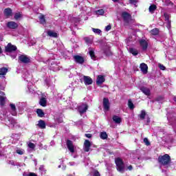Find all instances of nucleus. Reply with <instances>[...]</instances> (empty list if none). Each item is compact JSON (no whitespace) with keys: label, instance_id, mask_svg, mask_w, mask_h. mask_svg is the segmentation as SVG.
Returning <instances> with one entry per match:
<instances>
[{"label":"nucleus","instance_id":"obj_13","mask_svg":"<svg viewBox=\"0 0 176 176\" xmlns=\"http://www.w3.org/2000/svg\"><path fill=\"white\" fill-rule=\"evenodd\" d=\"M140 71L143 74H148V65L145 64L144 63H141L140 65Z\"/></svg>","mask_w":176,"mask_h":176},{"label":"nucleus","instance_id":"obj_56","mask_svg":"<svg viewBox=\"0 0 176 176\" xmlns=\"http://www.w3.org/2000/svg\"><path fill=\"white\" fill-rule=\"evenodd\" d=\"M1 85H0V87H1Z\"/></svg>","mask_w":176,"mask_h":176},{"label":"nucleus","instance_id":"obj_11","mask_svg":"<svg viewBox=\"0 0 176 176\" xmlns=\"http://www.w3.org/2000/svg\"><path fill=\"white\" fill-rule=\"evenodd\" d=\"M105 82V77L102 75H98L96 78V85L100 86Z\"/></svg>","mask_w":176,"mask_h":176},{"label":"nucleus","instance_id":"obj_21","mask_svg":"<svg viewBox=\"0 0 176 176\" xmlns=\"http://www.w3.org/2000/svg\"><path fill=\"white\" fill-rule=\"evenodd\" d=\"M8 67L0 68V78L1 76H4V75H6V74H8Z\"/></svg>","mask_w":176,"mask_h":176},{"label":"nucleus","instance_id":"obj_43","mask_svg":"<svg viewBox=\"0 0 176 176\" xmlns=\"http://www.w3.org/2000/svg\"><path fill=\"white\" fill-rule=\"evenodd\" d=\"M93 176H101V174H100V172H98V170H94Z\"/></svg>","mask_w":176,"mask_h":176},{"label":"nucleus","instance_id":"obj_29","mask_svg":"<svg viewBox=\"0 0 176 176\" xmlns=\"http://www.w3.org/2000/svg\"><path fill=\"white\" fill-rule=\"evenodd\" d=\"M89 53L91 60H96L97 58V56H96V54L94 53V51L90 50Z\"/></svg>","mask_w":176,"mask_h":176},{"label":"nucleus","instance_id":"obj_16","mask_svg":"<svg viewBox=\"0 0 176 176\" xmlns=\"http://www.w3.org/2000/svg\"><path fill=\"white\" fill-rule=\"evenodd\" d=\"M140 90L144 94H145V96H151V89H149V88L141 87Z\"/></svg>","mask_w":176,"mask_h":176},{"label":"nucleus","instance_id":"obj_52","mask_svg":"<svg viewBox=\"0 0 176 176\" xmlns=\"http://www.w3.org/2000/svg\"><path fill=\"white\" fill-rule=\"evenodd\" d=\"M128 170H129V171H131V170H133V166H131V165L129 166Z\"/></svg>","mask_w":176,"mask_h":176},{"label":"nucleus","instance_id":"obj_9","mask_svg":"<svg viewBox=\"0 0 176 176\" xmlns=\"http://www.w3.org/2000/svg\"><path fill=\"white\" fill-rule=\"evenodd\" d=\"M90 148H91V142H90V140H85L83 146L84 152H89L90 151Z\"/></svg>","mask_w":176,"mask_h":176},{"label":"nucleus","instance_id":"obj_36","mask_svg":"<svg viewBox=\"0 0 176 176\" xmlns=\"http://www.w3.org/2000/svg\"><path fill=\"white\" fill-rule=\"evenodd\" d=\"M143 142H144L145 145H146V146H149V145H151V142H149V140H148V138H145L143 140Z\"/></svg>","mask_w":176,"mask_h":176},{"label":"nucleus","instance_id":"obj_7","mask_svg":"<svg viewBox=\"0 0 176 176\" xmlns=\"http://www.w3.org/2000/svg\"><path fill=\"white\" fill-rule=\"evenodd\" d=\"M6 27L10 30H17L19 28V24L14 21H8L6 23Z\"/></svg>","mask_w":176,"mask_h":176},{"label":"nucleus","instance_id":"obj_32","mask_svg":"<svg viewBox=\"0 0 176 176\" xmlns=\"http://www.w3.org/2000/svg\"><path fill=\"white\" fill-rule=\"evenodd\" d=\"M96 14L99 16H103L104 13H105V11L104 9L98 10L96 11Z\"/></svg>","mask_w":176,"mask_h":176},{"label":"nucleus","instance_id":"obj_6","mask_svg":"<svg viewBox=\"0 0 176 176\" xmlns=\"http://www.w3.org/2000/svg\"><path fill=\"white\" fill-rule=\"evenodd\" d=\"M66 145L67 146V149L72 153H74L75 152V147L74 146V143L72 140L67 139L66 141Z\"/></svg>","mask_w":176,"mask_h":176},{"label":"nucleus","instance_id":"obj_20","mask_svg":"<svg viewBox=\"0 0 176 176\" xmlns=\"http://www.w3.org/2000/svg\"><path fill=\"white\" fill-rule=\"evenodd\" d=\"M12 11L10 8H6L4 10V16H6V17H10V16H12Z\"/></svg>","mask_w":176,"mask_h":176},{"label":"nucleus","instance_id":"obj_49","mask_svg":"<svg viewBox=\"0 0 176 176\" xmlns=\"http://www.w3.org/2000/svg\"><path fill=\"white\" fill-rule=\"evenodd\" d=\"M85 135L87 137V138H91V137H93L91 133H85Z\"/></svg>","mask_w":176,"mask_h":176},{"label":"nucleus","instance_id":"obj_46","mask_svg":"<svg viewBox=\"0 0 176 176\" xmlns=\"http://www.w3.org/2000/svg\"><path fill=\"white\" fill-rule=\"evenodd\" d=\"M111 28H112V26L111 25H109L105 27V30L106 31H111Z\"/></svg>","mask_w":176,"mask_h":176},{"label":"nucleus","instance_id":"obj_51","mask_svg":"<svg viewBox=\"0 0 176 176\" xmlns=\"http://www.w3.org/2000/svg\"><path fill=\"white\" fill-rule=\"evenodd\" d=\"M28 176H38L35 173H30Z\"/></svg>","mask_w":176,"mask_h":176},{"label":"nucleus","instance_id":"obj_22","mask_svg":"<svg viewBox=\"0 0 176 176\" xmlns=\"http://www.w3.org/2000/svg\"><path fill=\"white\" fill-rule=\"evenodd\" d=\"M47 35L48 36H51L52 38H57V36H58L56 32H53L52 30L47 31Z\"/></svg>","mask_w":176,"mask_h":176},{"label":"nucleus","instance_id":"obj_27","mask_svg":"<svg viewBox=\"0 0 176 176\" xmlns=\"http://www.w3.org/2000/svg\"><path fill=\"white\" fill-rule=\"evenodd\" d=\"M145 116H146V111L142 110L140 114L139 115V118L141 119V120H144V119H145Z\"/></svg>","mask_w":176,"mask_h":176},{"label":"nucleus","instance_id":"obj_48","mask_svg":"<svg viewBox=\"0 0 176 176\" xmlns=\"http://www.w3.org/2000/svg\"><path fill=\"white\" fill-rule=\"evenodd\" d=\"M16 153H18V155H23L24 153L21 150L18 149L16 150Z\"/></svg>","mask_w":176,"mask_h":176},{"label":"nucleus","instance_id":"obj_34","mask_svg":"<svg viewBox=\"0 0 176 176\" xmlns=\"http://www.w3.org/2000/svg\"><path fill=\"white\" fill-rule=\"evenodd\" d=\"M14 19L15 20H19V19H21V13L20 12H16L14 15Z\"/></svg>","mask_w":176,"mask_h":176},{"label":"nucleus","instance_id":"obj_8","mask_svg":"<svg viewBox=\"0 0 176 176\" xmlns=\"http://www.w3.org/2000/svg\"><path fill=\"white\" fill-rule=\"evenodd\" d=\"M121 16L125 23H129V21H130V19H131V14L127 12H122Z\"/></svg>","mask_w":176,"mask_h":176},{"label":"nucleus","instance_id":"obj_3","mask_svg":"<svg viewBox=\"0 0 176 176\" xmlns=\"http://www.w3.org/2000/svg\"><path fill=\"white\" fill-rule=\"evenodd\" d=\"M16 50H17V47L12 45L10 43L5 47L6 53H13V52H16Z\"/></svg>","mask_w":176,"mask_h":176},{"label":"nucleus","instance_id":"obj_55","mask_svg":"<svg viewBox=\"0 0 176 176\" xmlns=\"http://www.w3.org/2000/svg\"><path fill=\"white\" fill-rule=\"evenodd\" d=\"M60 2L63 1H65V0H58Z\"/></svg>","mask_w":176,"mask_h":176},{"label":"nucleus","instance_id":"obj_35","mask_svg":"<svg viewBox=\"0 0 176 176\" xmlns=\"http://www.w3.org/2000/svg\"><path fill=\"white\" fill-rule=\"evenodd\" d=\"M163 100H164V98L162 96H157L155 98V101H157V102H162Z\"/></svg>","mask_w":176,"mask_h":176},{"label":"nucleus","instance_id":"obj_2","mask_svg":"<svg viewBox=\"0 0 176 176\" xmlns=\"http://www.w3.org/2000/svg\"><path fill=\"white\" fill-rule=\"evenodd\" d=\"M115 164L117 171L122 173H124V162H123V159L120 158V157L115 158Z\"/></svg>","mask_w":176,"mask_h":176},{"label":"nucleus","instance_id":"obj_28","mask_svg":"<svg viewBox=\"0 0 176 176\" xmlns=\"http://www.w3.org/2000/svg\"><path fill=\"white\" fill-rule=\"evenodd\" d=\"M159 32L160 31L157 28H154L150 31V33L151 34V35H154V36L159 35Z\"/></svg>","mask_w":176,"mask_h":176},{"label":"nucleus","instance_id":"obj_25","mask_svg":"<svg viewBox=\"0 0 176 176\" xmlns=\"http://www.w3.org/2000/svg\"><path fill=\"white\" fill-rule=\"evenodd\" d=\"M38 19L40 20V24H46V19L45 18V15L41 14Z\"/></svg>","mask_w":176,"mask_h":176},{"label":"nucleus","instance_id":"obj_15","mask_svg":"<svg viewBox=\"0 0 176 176\" xmlns=\"http://www.w3.org/2000/svg\"><path fill=\"white\" fill-rule=\"evenodd\" d=\"M140 45L142 49V50H146L148 49V42L142 39L140 41Z\"/></svg>","mask_w":176,"mask_h":176},{"label":"nucleus","instance_id":"obj_19","mask_svg":"<svg viewBox=\"0 0 176 176\" xmlns=\"http://www.w3.org/2000/svg\"><path fill=\"white\" fill-rule=\"evenodd\" d=\"M36 113L38 116V118H45V112L42 109H37L36 111Z\"/></svg>","mask_w":176,"mask_h":176},{"label":"nucleus","instance_id":"obj_44","mask_svg":"<svg viewBox=\"0 0 176 176\" xmlns=\"http://www.w3.org/2000/svg\"><path fill=\"white\" fill-rule=\"evenodd\" d=\"M166 27L167 28L170 29L171 28V21H166Z\"/></svg>","mask_w":176,"mask_h":176},{"label":"nucleus","instance_id":"obj_24","mask_svg":"<svg viewBox=\"0 0 176 176\" xmlns=\"http://www.w3.org/2000/svg\"><path fill=\"white\" fill-rule=\"evenodd\" d=\"M157 9V6H156V5L153 4L151 6H149L148 8V10L150 12V13H155V10H156Z\"/></svg>","mask_w":176,"mask_h":176},{"label":"nucleus","instance_id":"obj_42","mask_svg":"<svg viewBox=\"0 0 176 176\" xmlns=\"http://www.w3.org/2000/svg\"><path fill=\"white\" fill-rule=\"evenodd\" d=\"M138 2L137 0H129V3H131V5L136 6Z\"/></svg>","mask_w":176,"mask_h":176},{"label":"nucleus","instance_id":"obj_30","mask_svg":"<svg viewBox=\"0 0 176 176\" xmlns=\"http://www.w3.org/2000/svg\"><path fill=\"white\" fill-rule=\"evenodd\" d=\"M100 137L101 140H107L108 138V134H107V132H101Z\"/></svg>","mask_w":176,"mask_h":176},{"label":"nucleus","instance_id":"obj_5","mask_svg":"<svg viewBox=\"0 0 176 176\" xmlns=\"http://www.w3.org/2000/svg\"><path fill=\"white\" fill-rule=\"evenodd\" d=\"M111 108V103H109V99L108 98H103V109L105 111H109Z\"/></svg>","mask_w":176,"mask_h":176},{"label":"nucleus","instance_id":"obj_47","mask_svg":"<svg viewBox=\"0 0 176 176\" xmlns=\"http://www.w3.org/2000/svg\"><path fill=\"white\" fill-rule=\"evenodd\" d=\"M56 120L58 123H63L64 122V120H63V118H58Z\"/></svg>","mask_w":176,"mask_h":176},{"label":"nucleus","instance_id":"obj_40","mask_svg":"<svg viewBox=\"0 0 176 176\" xmlns=\"http://www.w3.org/2000/svg\"><path fill=\"white\" fill-rule=\"evenodd\" d=\"M28 146L29 148H30L31 149H35V144L32 143V142H30L28 144Z\"/></svg>","mask_w":176,"mask_h":176},{"label":"nucleus","instance_id":"obj_53","mask_svg":"<svg viewBox=\"0 0 176 176\" xmlns=\"http://www.w3.org/2000/svg\"><path fill=\"white\" fill-rule=\"evenodd\" d=\"M1 53H2V47H1L0 46V54H1Z\"/></svg>","mask_w":176,"mask_h":176},{"label":"nucleus","instance_id":"obj_41","mask_svg":"<svg viewBox=\"0 0 176 176\" xmlns=\"http://www.w3.org/2000/svg\"><path fill=\"white\" fill-rule=\"evenodd\" d=\"M158 66L160 69H161L162 71H166V67L164 65L160 63Z\"/></svg>","mask_w":176,"mask_h":176},{"label":"nucleus","instance_id":"obj_26","mask_svg":"<svg viewBox=\"0 0 176 176\" xmlns=\"http://www.w3.org/2000/svg\"><path fill=\"white\" fill-rule=\"evenodd\" d=\"M129 53L133 54V56H138V50L135 48H129Z\"/></svg>","mask_w":176,"mask_h":176},{"label":"nucleus","instance_id":"obj_50","mask_svg":"<svg viewBox=\"0 0 176 176\" xmlns=\"http://www.w3.org/2000/svg\"><path fill=\"white\" fill-rule=\"evenodd\" d=\"M84 41H85L86 43H89V42H90V38L88 37H85Z\"/></svg>","mask_w":176,"mask_h":176},{"label":"nucleus","instance_id":"obj_4","mask_svg":"<svg viewBox=\"0 0 176 176\" xmlns=\"http://www.w3.org/2000/svg\"><path fill=\"white\" fill-rule=\"evenodd\" d=\"M18 60L23 64H28L31 63V59L30 58V57L27 56V55H20L18 58Z\"/></svg>","mask_w":176,"mask_h":176},{"label":"nucleus","instance_id":"obj_10","mask_svg":"<svg viewBox=\"0 0 176 176\" xmlns=\"http://www.w3.org/2000/svg\"><path fill=\"white\" fill-rule=\"evenodd\" d=\"M74 60L77 64H83L85 63V58L79 55L74 56Z\"/></svg>","mask_w":176,"mask_h":176},{"label":"nucleus","instance_id":"obj_1","mask_svg":"<svg viewBox=\"0 0 176 176\" xmlns=\"http://www.w3.org/2000/svg\"><path fill=\"white\" fill-rule=\"evenodd\" d=\"M157 162L159 164H161V166H168V164L171 163V157L168 154L159 155Z\"/></svg>","mask_w":176,"mask_h":176},{"label":"nucleus","instance_id":"obj_23","mask_svg":"<svg viewBox=\"0 0 176 176\" xmlns=\"http://www.w3.org/2000/svg\"><path fill=\"white\" fill-rule=\"evenodd\" d=\"M113 122H115V123H117L118 124L122 123V118H120L118 116H113Z\"/></svg>","mask_w":176,"mask_h":176},{"label":"nucleus","instance_id":"obj_45","mask_svg":"<svg viewBox=\"0 0 176 176\" xmlns=\"http://www.w3.org/2000/svg\"><path fill=\"white\" fill-rule=\"evenodd\" d=\"M104 54L107 56H112V52L109 50L104 51Z\"/></svg>","mask_w":176,"mask_h":176},{"label":"nucleus","instance_id":"obj_37","mask_svg":"<svg viewBox=\"0 0 176 176\" xmlns=\"http://www.w3.org/2000/svg\"><path fill=\"white\" fill-rule=\"evenodd\" d=\"M164 17L165 19V21H170V15L167 14V12L164 13Z\"/></svg>","mask_w":176,"mask_h":176},{"label":"nucleus","instance_id":"obj_12","mask_svg":"<svg viewBox=\"0 0 176 176\" xmlns=\"http://www.w3.org/2000/svg\"><path fill=\"white\" fill-rule=\"evenodd\" d=\"M87 109H89V106L87 104H82L78 107V112L80 115H83Z\"/></svg>","mask_w":176,"mask_h":176},{"label":"nucleus","instance_id":"obj_38","mask_svg":"<svg viewBox=\"0 0 176 176\" xmlns=\"http://www.w3.org/2000/svg\"><path fill=\"white\" fill-rule=\"evenodd\" d=\"M10 107L12 112H16V104H14L13 103H10Z\"/></svg>","mask_w":176,"mask_h":176},{"label":"nucleus","instance_id":"obj_31","mask_svg":"<svg viewBox=\"0 0 176 176\" xmlns=\"http://www.w3.org/2000/svg\"><path fill=\"white\" fill-rule=\"evenodd\" d=\"M5 100H6V98L5 96H0V105L1 107H3V105H5Z\"/></svg>","mask_w":176,"mask_h":176},{"label":"nucleus","instance_id":"obj_39","mask_svg":"<svg viewBox=\"0 0 176 176\" xmlns=\"http://www.w3.org/2000/svg\"><path fill=\"white\" fill-rule=\"evenodd\" d=\"M92 31L94 32V34H98V35H100L101 33V30L100 29L92 28Z\"/></svg>","mask_w":176,"mask_h":176},{"label":"nucleus","instance_id":"obj_14","mask_svg":"<svg viewBox=\"0 0 176 176\" xmlns=\"http://www.w3.org/2000/svg\"><path fill=\"white\" fill-rule=\"evenodd\" d=\"M83 79L85 85H89L93 84V79H91V78H90L89 76H84Z\"/></svg>","mask_w":176,"mask_h":176},{"label":"nucleus","instance_id":"obj_54","mask_svg":"<svg viewBox=\"0 0 176 176\" xmlns=\"http://www.w3.org/2000/svg\"><path fill=\"white\" fill-rule=\"evenodd\" d=\"M113 2H119V0H112Z\"/></svg>","mask_w":176,"mask_h":176},{"label":"nucleus","instance_id":"obj_18","mask_svg":"<svg viewBox=\"0 0 176 176\" xmlns=\"http://www.w3.org/2000/svg\"><path fill=\"white\" fill-rule=\"evenodd\" d=\"M39 104L41 107H46V105H47V100H46V98L42 97L39 100Z\"/></svg>","mask_w":176,"mask_h":176},{"label":"nucleus","instance_id":"obj_17","mask_svg":"<svg viewBox=\"0 0 176 176\" xmlns=\"http://www.w3.org/2000/svg\"><path fill=\"white\" fill-rule=\"evenodd\" d=\"M38 127H39V129H41L42 130L46 129V122H45V120H38V123L37 124Z\"/></svg>","mask_w":176,"mask_h":176},{"label":"nucleus","instance_id":"obj_33","mask_svg":"<svg viewBox=\"0 0 176 176\" xmlns=\"http://www.w3.org/2000/svg\"><path fill=\"white\" fill-rule=\"evenodd\" d=\"M128 107L130 109H134V104L130 99L128 100Z\"/></svg>","mask_w":176,"mask_h":176}]
</instances>
